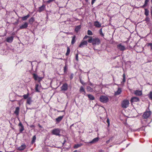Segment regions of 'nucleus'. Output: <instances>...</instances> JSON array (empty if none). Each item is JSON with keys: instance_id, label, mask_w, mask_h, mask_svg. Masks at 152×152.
Returning <instances> with one entry per match:
<instances>
[{"instance_id": "nucleus-19", "label": "nucleus", "mask_w": 152, "mask_h": 152, "mask_svg": "<svg viewBox=\"0 0 152 152\" xmlns=\"http://www.w3.org/2000/svg\"><path fill=\"white\" fill-rule=\"evenodd\" d=\"M79 91L80 93H83V94L84 95H85L86 94V91L83 86L80 87Z\"/></svg>"}, {"instance_id": "nucleus-36", "label": "nucleus", "mask_w": 152, "mask_h": 152, "mask_svg": "<svg viewBox=\"0 0 152 152\" xmlns=\"http://www.w3.org/2000/svg\"><path fill=\"white\" fill-rule=\"evenodd\" d=\"M81 146V144H77L76 145H75V146H74V148H77L80 147Z\"/></svg>"}, {"instance_id": "nucleus-58", "label": "nucleus", "mask_w": 152, "mask_h": 152, "mask_svg": "<svg viewBox=\"0 0 152 152\" xmlns=\"http://www.w3.org/2000/svg\"><path fill=\"white\" fill-rule=\"evenodd\" d=\"M39 127H42L41 126H40V125L39 126Z\"/></svg>"}, {"instance_id": "nucleus-47", "label": "nucleus", "mask_w": 152, "mask_h": 152, "mask_svg": "<svg viewBox=\"0 0 152 152\" xmlns=\"http://www.w3.org/2000/svg\"><path fill=\"white\" fill-rule=\"evenodd\" d=\"M107 123L108 125L109 126L110 124V121L108 118H107Z\"/></svg>"}, {"instance_id": "nucleus-46", "label": "nucleus", "mask_w": 152, "mask_h": 152, "mask_svg": "<svg viewBox=\"0 0 152 152\" xmlns=\"http://www.w3.org/2000/svg\"><path fill=\"white\" fill-rule=\"evenodd\" d=\"M67 66L66 65H65L64 68V72H65L67 70Z\"/></svg>"}, {"instance_id": "nucleus-34", "label": "nucleus", "mask_w": 152, "mask_h": 152, "mask_svg": "<svg viewBox=\"0 0 152 152\" xmlns=\"http://www.w3.org/2000/svg\"><path fill=\"white\" fill-rule=\"evenodd\" d=\"M148 96L149 98L152 100V91H151L150 92Z\"/></svg>"}, {"instance_id": "nucleus-39", "label": "nucleus", "mask_w": 152, "mask_h": 152, "mask_svg": "<svg viewBox=\"0 0 152 152\" xmlns=\"http://www.w3.org/2000/svg\"><path fill=\"white\" fill-rule=\"evenodd\" d=\"M99 34L102 36L103 37L104 36V34L102 32V29L101 28L99 31Z\"/></svg>"}, {"instance_id": "nucleus-21", "label": "nucleus", "mask_w": 152, "mask_h": 152, "mask_svg": "<svg viewBox=\"0 0 152 152\" xmlns=\"http://www.w3.org/2000/svg\"><path fill=\"white\" fill-rule=\"evenodd\" d=\"M94 25L97 27H100L101 26V24L98 21H95L94 23Z\"/></svg>"}, {"instance_id": "nucleus-38", "label": "nucleus", "mask_w": 152, "mask_h": 152, "mask_svg": "<svg viewBox=\"0 0 152 152\" xmlns=\"http://www.w3.org/2000/svg\"><path fill=\"white\" fill-rule=\"evenodd\" d=\"M39 85L38 84H36L35 86V89L36 91L39 92V90L38 89V87L39 86Z\"/></svg>"}, {"instance_id": "nucleus-44", "label": "nucleus", "mask_w": 152, "mask_h": 152, "mask_svg": "<svg viewBox=\"0 0 152 152\" xmlns=\"http://www.w3.org/2000/svg\"><path fill=\"white\" fill-rule=\"evenodd\" d=\"M80 82L83 85H84L85 84V83H84L83 81L81 79H80Z\"/></svg>"}, {"instance_id": "nucleus-63", "label": "nucleus", "mask_w": 152, "mask_h": 152, "mask_svg": "<svg viewBox=\"0 0 152 152\" xmlns=\"http://www.w3.org/2000/svg\"><path fill=\"white\" fill-rule=\"evenodd\" d=\"M151 2L152 3V0H151Z\"/></svg>"}, {"instance_id": "nucleus-22", "label": "nucleus", "mask_w": 152, "mask_h": 152, "mask_svg": "<svg viewBox=\"0 0 152 152\" xmlns=\"http://www.w3.org/2000/svg\"><path fill=\"white\" fill-rule=\"evenodd\" d=\"M90 100H94L95 99L94 96L92 95L89 94L87 95Z\"/></svg>"}, {"instance_id": "nucleus-53", "label": "nucleus", "mask_w": 152, "mask_h": 152, "mask_svg": "<svg viewBox=\"0 0 152 152\" xmlns=\"http://www.w3.org/2000/svg\"><path fill=\"white\" fill-rule=\"evenodd\" d=\"M113 137H110V139H109V140H110V141H112V140H113Z\"/></svg>"}, {"instance_id": "nucleus-12", "label": "nucleus", "mask_w": 152, "mask_h": 152, "mask_svg": "<svg viewBox=\"0 0 152 152\" xmlns=\"http://www.w3.org/2000/svg\"><path fill=\"white\" fill-rule=\"evenodd\" d=\"M140 99H139L136 97H133L131 99V102H138L139 101Z\"/></svg>"}, {"instance_id": "nucleus-18", "label": "nucleus", "mask_w": 152, "mask_h": 152, "mask_svg": "<svg viewBox=\"0 0 152 152\" xmlns=\"http://www.w3.org/2000/svg\"><path fill=\"white\" fill-rule=\"evenodd\" d=\"M99 140V138L96 137L92 141L89 142L90 143H94L97 142Z\"/></svg>"}, {"instance_id": "nucleus-33", "label": "nucleus", "mask_w": 152, "mask_h": 152, "mask_svg": "<svg viewBox=\"0 0 152 152\" xmlns=\"http://www.w3.org/2000/svg\"><path fill=\"white\" fill-rule=\"evenodd\" d=\"M36 137L35 135L34 136L32 137V140L31 141V143L33 144L34 142H35L36 139Z\"/></svg>"}, {"instance_id": "nucleus-31", "label": "nucleus", "mask_w": 152, "mask_h": 152, "mask_svg": "<svg viewBox=\"0 0 152 152\" xmlns=\"http://www.w3.org/2000/svg\"><path fill=\"white\" fill-rule=\"evenodd\" d=\"M145 14L147 16L149 15V11L148 9H145Z\"/></svg>"}, {"instance_id": "nucleus-62", "label": "nucleus", "mask_w": 152, "mask_h": 152, "mask_svg": "<svg viewBox=\"0 0 152 152\" xmlns=\"http://www.w3.org/2000/svg\"><path fill=\"white\" fill-rule=\"evenodd\" d=\"M0 152H2V151H0Z\"/></svg>"}, {"instance_id": "nucleus-50", "label": "nucleus", "mask_w": 152, "mask_h": 152, "mask_svg": "<svg viewBox=\"0 0 152 152\" xmlns=\"http://www.w3.org/2000/svg\"><path fill=\"white\" fill-rule=\"evenodd\" d=\"M19 126H20V127H21V126H23V125L21 123V122H20L19 124Z\"/></svg>"}, {"instance_id": "nucleus-52", "label": "nucleus", "mask_w": 152, "mask_h": 152, "mask_svg": "<svg viewBox=\"0 0 152 152\" xmlns=\"http://www.w3.org/2000/svg\"><path fill=\"white\" fill-rule=\"evenodd\" d=\"M110 140H107L106 142V143H107V144H108L109 143V142H110Z\"/></svg>"}, {"instance_id": "nucleus-23", "label": "nucleus", "mask_w": 152, "mask_h": 152, "mask_svg": "<svg viewBox=\"0 0 152 152\" xmlns=\"http://www.w3.org/2000/svg\"><path fill=\"white\" fill-rule=\"evenodd\" d=\"M86 90L88 92H92L93 91V89L89 86H87Z\"/></svg>"}, {"instance_id": "nucleus-5", "label": "nucleus", "mask_w": 152, "mask_h": 152, "mask_svg": "<svg viewBox=\"0 0 152 152\" xmlns=\"http://www.w3.org/2000/svg\"><path fill=\"white\" fill-rule=\"evenodd\" d=\"M33 77L34 78L35 80H37L39 83H40V81L42 80L43 77H40L38 76L35 74H33Z\"/></svg>"}, {"instance_id": "nucleus-8", "label": "nucleus", "mask_w": 152, "mask_h": 152, "mask_svg": "<svg viewBox=\"0 0 152 152\" xmlns=\"http://www.w3.org/2000/svg\"><path fill=\"white\" fill-rule=\"evenodd\" d=\"M61 90L66 91L68 89V85L66 83L64 84L61 87Z\"/></svg>"}, {"instance_id": "nucleus-32", "label": "nucleus", "mask_w": 152, "mask_h": 152, "mask_svg": "<svg viewBox=\"0 0 152 152\" xmlns=\"http://www.w3.org/2000/svg\"><path fill=\"white\" fill-rule=\"evenodd\" d=\"M70 52V49L69 47H67V51L66 53V56H68Z\"/></svg>"}, {"instance_id": "nucleus-6", "label": "nucleus", "mask_w": 152, "mask_h": 152, "mask_svg": "<svg viewBox=\"0 0 152 152\" xmlns=\"http://www.w3.org/2000/svg\"><path fill=\"white\" fill-rule=\"evenodd\" d=\"M88 44L87 42L86 41H82L79 46V48H83L85 46H87Z\"/></svg>"}, {"instance_id": "nucleus-40", "label": "nucleus", "mask_w": 152, "mask_h": 152, "mask_svg": "<svg viewBox=\"0 0 152 152\" xmlns=\"http://www.w3.org/2000/svg\"><path fill=\"white\" fill-rule=\"evenodd\" d=\"M20 132H22L24 130L23 126L20 127Z\"/></svg>"}, {"instance_id": "nucleus-24", "label": "nucleus", "mask_w": 152, "mask_h": 152, "mask_svg": "<svg viewBox=\"0 0 152 152\" xmlns=\"http://www.w3.org/2000/svg\"><path fill=\"white\" fill-rule=\"evenodd\" d=\"M19 107H17L15 110V111H14V113L16 115H18L19 114Z\"/></svg>"}, {"instance_id": "nucleus-26", "label": "nucleus", "mask_w": 152, "mask_h": 152, "mask_svg": "<svg viewBox=\"0 0 152 152\" xmlns=\"http://www.w3.org/2000/svg\"><path fill=\"white\" fill-rule=\"evenodd\" d=\"M32 102L31 98V97H28L27 99V103L29 104H30Z\"/></svg>"}, {"instance_id": "nucleus-15", "label": "nucleus", "mask_w": 152, "mask_h": 152, "mask_svg": "<svg viewBox=\"0 0 152 152\" xmlns=\"http://www.w3.org/2000/svg\"><path fill=\"white\" fill-rule=\"evenodd\" d=\"M134 94L137 96H140L142 95V92L141 91L136 90L134 91Z\"/></svg>"}, {"instance_id": "nucleus-7", "label": "nucleus", "mask_w": 152, "mask_h": 152, "mask_svg": "<svg viewBox=\"0 0 152 152\" xmlns=\"http://www.w3.org/2000/svg\"><path fill=\"white\" fill-rule=\"evenodd\" d=\"M151 113L150 111H147L144 113L142 117L144 118H147L150 115Z\"/></svg>"}, {"instance_id": "nucleus-1", "label": "nucleus", "mask_w": 152, "mask_h": 152, "mask_svg": "<svg viewBox=\"0 0 152 152\" xmlns=\"http://www.w3.org/2000/svg\"><path fill=\"white\" fill-rule=\"evenodd\" d=\"M91 43L93 45H99L100 43V40L97 37H95L91 39Z\"/></svg>"}, {"instance_id": "nucleus-56", "label": "nucleus", "mask_w": 152, "mask_h": 152, "mask_svg": "<svg viewBox=\"0 0 152 152\" xmlns=\"http://www.w3.org/2000/svg\"><path fill=\"white\" fill-rule=\"evenodd\" d=\"M73 152H77V150H75V151H74Z\"/></svg>"}, {"instance_id": "nucleus-59", "label": "nucleus", "mask_w": 152, "mask_h": 152, "mask_svg": "<svg viewBox=\"0 0 152 152\" xmlns=\"http://www.w3.org/2000/svg\"><path fill=\"white\" fill-rule=\"evenodd\" d=\"M73 125V124L70 127H71V126H72Z\"/></svg>"}, {"instance_id": "nucleus-25", "label": "nucleus", "mask_w": 152, "mask_h": 152, "mask_svg": "<svg viewBox=\"0 0 152 152\" xmlns=\"http://www.w3.org/2000/svg\"><path fill=\"white\" fill-rule=\"evenodd\" d=\"M149 0H145L144 4L141 7L142 8H144L147 5L148 3L149 2Z\"/></svg>"}, {"instance_id": "nucleus-30", "label": "nucleus", "mask_w": 152, "mask_h": 152, "mask_svg": "<svg viewBox=\"0 0 152 152\" xmlns=\"http://www.w3.org/2000/svg\"><path fill=\"white\" fill-rule=\"evenodd\" d=\"M34 21V18L33 17H32L29 20V22L30 24H31Z\"/></svg>"}, {"instance_id": "nucleus-14", "label": "nucleus", "mask_w": 152, "mask_h": 152, "mask_svg": "<svg viewBox=\"0 0 152 152\" xmlns=\"http://www.w3.org/2000/svg\"><path fill=\"white\" fill-rule=\"evenodd\" d=\"M64 115L60 116L58 117L57 118H56V124L60 122L62 119H63Z\"/></svg>"}, {"instance_id": "nucleus-13", "label": "nucleus", "mask_w": 152, "mask_h": 152, "mask_svg": "<svg viewBox=\"0 0 152 152\" xmlns=\"http://www.w3.org/2000/svg\"><path fill=\"white\" fill-rule=\"evenodd\" d=\"M45 7V5L44 4H43L39 8L38 11L39 12H41L44 10Z\"/></svg>"}, {"instance_id": "nucleus-42", "label": "nucleus", "mask_w": 152, "mask_h": 152, "mask_svg": "<svg viewBox=\"0 0 152 152\" xmlns=\"http://www.w3.org/2000/svg\"><path fill=\"white\" fill-rule=\"evenodd\" d=\"M145 20L147 22H149L150 21V18L148 17H147L145 19Z\"/></svg>"}, {"instance_id": "nucleus-3", "label": "nucleus", "mask_w": 152, "mask_h": 152, "mask_svg": "<svg viewBox=\"0 0 152 152\" xmlns=\"http://www.w3.org/2000/svg\"><path fill=\"white\" fill-rule=\"evenodd\" d=\"M61 129L58 128L55 129L52 131V133L56 136H60L61 135L60 134Z\"/></svg>"}, {"instance_id": "nucleus-16", "label": "nucleus", "mask_w": 152, "mask_h": 152, "mask_svg": "<svg viewBox=\"0 0 152 152\" xmlns=\"http://www.w3.org/2000/svg\"><path fill=\"white\" fill-rule=\"evenodd\" d=\"M26 146L25 144H23L21 145L18 148V150H19L21 151L24 150L26 148Z\"/></svg>"}, {"instance_id": "nucleus-61", "label": "nucleus", "mask_w": 152, "mask_h": 152, "mask_svg": "<svg viewBox=\"0 0 152 152\" xmlns=\"http://www.w3.org/2000/svg\"><path fill=\"white\" fill-rule=\"evenodd\" d=\"M71 79H72V77H71Z\"/></svg>"}, {"instance_id": "nucleus-60", "label": "nucleus", "mask_w": 152, "mask_h": 152, "mask_svg": "<svg viewBox=\"0 0 152 152\" xmlns=\"http://www.w3.org/2000/svg\"><path fill=\"white\" fill-rule=\"evenodd\" d=\"M71 79H72V77H71Z\"/></svg>"}, {"instance_id": "nucleus-9", "label": "nucleus", "mask_w": 152, "mask_h": 152, "mask_svg": "<svg viewBox=\"0 0 152 152\" xmlns=\"http://www.w3.org/2000/svg\"><path fill=\"white\" fill-rule=\"evenodd\" d=\"M117 48L118 49L121 51H123L125 49V48L124 46L122 45L121 44L117 45Z\"/></svg>"}, {"instance_id": "nucleus-17", "label": "nucleus", "mask_w": 152, "mask_h": 152, "mask_svg": "<svg viewBox=\"0 0 152 152\" xmlns=\"http://www.w3.org/2000/svg\"><path fill=\"white\" fill-rule=\"evenodd\" d=\"M92 37L91 36H86L84 37L83 38L84 39H86L88 38H89V39L88 40V42L89 43H91V39L92 38Z\"/></svg>"}, {"instance_id": "nucleus-10", "label": "nucleus", "mask_w": 152, "mask_h": 152, "mask_svg": "<svg viewBox=\"0 0 152 152\" xmlns=\"http://www.w3.org/2000/svg\"><path fill=\"white\" fill-rule=\"evenodd\" d=\"M13 39V36H11L10 37H9L7 38L6 41L8 42L11 43L12 42Z\"/></svg>"}, {"instance_id": "nucleus-4", "label": "nucleus", "mask_w": 152, "mask_h": 152, "mask_svg": "<svg viewBox=\"0 0 152 152\" xmlns=\"http://www.w3.org/2000/svg\"><path fill=\"white\" fill-rule=\"evenodd\" d=\"M129 104V102L127 100H124L121 103V106L123 108H126L127 107Z\"/></svg>"}, {"instance_id": "nucleus-49", "label": "nucleus", "mask_w": 152, "mask_h": 152, "mask_svg": "<svg viewBox=\"0 0 152 152\" xmlns=\"http://www.w3.org/2000/svg\"><path fill=\"white\" fill-rule=\"evenodd\" d=\"M96 0H92V1H91V4L92 5L94 4V3L95 1H96Z\"/></svg>"}, {"instance_id": "nucleus-11", "label": "nucleus", "mask_w": 152, "mask_h": 152, "mask_svg": "<svg viewBox=\"0 0 152 152\" xmlns=\"http://www.w3.org/2000/svg\"><path fill=\"white\" fill-rule=\"evenodd\" d=\"M28 26V24L26 22L24 23L21 26H20V29H25L27 28Z\"/></svg>"}, {"instance_id": "nucleus-51", "label": "nucleus", "mask_w": 152, "mask_h": 152, "mask_svg": "<svg viewBox=\"0 0 152 152\" xmlns=\"http://www.w3.org/2000/svg\"><path fill=\"white\" fill-rule=\"evenodd\" d=\"M89 85H90L92 87L94 86V84L91 83H90Z\"/></svg>"}, {"instance_id": "nucleus-41", "label": "nucleus", "mask_w": 152, "mask_h": 152, "mask_svg": "<svg viewBox=\"0 0 152 152\" xmlns=\"http://www.w3.org/2000/svg\"><path fill=\"white\" fill-rule=\"evenodd\" d=\"M123 79L122 80V82L124 83L125 82V75L124 74L123 75Z\"/></svg>"}, {"instance_id": "nucleus-55", "label": "nucleus", "mask_w": 152, "mask_h": 152, "mask_svg": "<svg viewBox=\"0 0 152 152\" xmlns=\"http://www.w3.org/2000/svg\"><path fill=\"white\" fill-rule=\"evenodd\" d=\"M85 0L86 2H88V0Z\"/></svg>"}, {"instance_id": "nucleus-35", "label": "nucleus", "mask_w": 152, "mask_h": 152, "mask_svg": "<svg viewBox=\"0 0 152 152\" xmlns=\"http://www.w3.org/2000/svg\"><path fill=\"white\" fill-rule=\"evenodd\" d=\"M87 34L88 35L90 36H92L93 35V34L92 32L90 30H88V31Z\"/></svg>"}, {"instance_id": "nucleus-37", "label": "nucleus", "mask_w": 152, "mask_h": 152, "mask_svg": "<svg viewBox=\"0 0 152 152\" xmlns=\"http://www.w3.org/2000/svg\"><path fill=\"white\" fill-rule=\"evenodd\" d=\"M29 95V94L28 93L26 94H25L23 96V98L25 99H27L28 98V97Z\"/></svg>"}, {"instance_id": "nucleus-43", "label": "nucleus", "mask_w": 152, "mask_h": 152, "mask_svg": "<svg viewBox=\"0 0 152 152\" xmlns=\"http://www.w3.org/2000/svg\"><path fill=\"white\" fill-rule=\"evenodd\" d=\"M55 0H48V1H47V3H50L51 2H53Z\"/></svg>"}, {"instance_id": "nucleus-2", "label": "nucleus", "mask_w": 152, "mask_h": 152, "mask_svg": "<svg viewBox=\"0 0 152 152\" xmlns=\"http://www.w3.org/2000/svg\"><path fill=\"white\" fill-rule=\"evenodd\" d=\"M109 99L106 96L102 95L99 98L100 101L102 103H106L108 102Z\"/></svg>"}, {"instance_id": "nucleus-28", "label": "nucleus", "mask_w": 152, "mask_h": 152, "mask_svg": "<svg viewBox=\"0 0 152 152\" xmlns=\"http://www.w3.org/2000/svg\"><path fill=\"white\" fill-rule=\"evenodd\" d=\"M81 28V26L79 25L77 26L75 28V31L77 32L78 31L80 30Z\"/></svg>"}, {"instance_id": "nucleus-48", "label": "nucleus", "mask_w": 152, "mask_h": 152, "mask_svg": "<svg viewBox=\"0 0 152 152\" xmlns=\"http://www.w3.org/2000/svg\"><path fill=\"white\" fill-rule=\"evenodd\" d=\"M76 59L77 61H78V54H77L76 55Z\"/></svg>"}, {"instance_id": "nucleus-57", "label": "nucleus", "mask_w": 152, "mask_h": 152, "mask_svg": "<svg viewBox=\"0 0 152 152\" xmlns=\"http://www.w3.org/2000/svg\"><path fill=\"white\" fill-rule=\"evenodd\" d=\"M99 152H103V151H100Z\"/></svg>"}, {"instance_id": "nucleus-27", "label": "nucleus", "mask_w": 152, "mask_h": 152, "mask_svg": "<svg viewBox=\"0 0 152 152\" xmlns=\"http://www.w3.org/2000/svg\"><path fill=\"white\" fill-rule=\"evenodd\" d=\"M30 16V15L29 14H28L26 16H24L22 18V20H26Z\"/></svg>"}, {"instance_id": "nucleus-20", "label": "nucleus", "mask_w": 152, "mask_h": 152, "mask_svg": "<svg viewBox=\"0 0 152 152\" xmlns=\"http://www.w3.org/2000/svg\"><path fill=\"white\" fill-rule=\"evenodd\" d=\"M122 91L121 88H118V90L115 93V95H118L120 94Z\"/></svg>"}, {"instance_id": "nucleus-29", "label": "nucleus", "mask_w": 152, "mask_h": 152, "mask_svg": "<svg viewBox=\"0 0 152 152\" xmlns=\"http://www.w3.org/2000/svg\"><path fill=\"white\" fill-rule=\"evenodd\" d=\"M75 38L76 36H74L72 37V39L71 41V44L72 45H73L75 42Z\"/></svg>"}, {"instance_id": "nucleus-45", "label": "nucleus", "mask_w": 152, "mask_h": 152, "mask_svg": "<svg viewBox=\"0 0 152 152\" xmlns=\"http://www.w3.org/2000/svg\"><path fill=\"white\" fill-rule=\"evenodd\" d=\"M148 45L149 46L151 47V49L152 50V43H149L148 44Z\"/></svg>"}, {"instance_id": "nucleus-54", "label": "nucleus", "mask_w": 152, "mask_h": 152, "mask_svg": "<svg viewBox=\"0 0 152 152\" xmlns=\"http://www.w3.org/2000/svg\"><path fill=\"white\" fill-rule=\"evenodd\" d=\"M151 16H152V9L151 10Z\"/></svg>"}]
</instances>
